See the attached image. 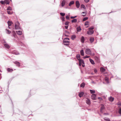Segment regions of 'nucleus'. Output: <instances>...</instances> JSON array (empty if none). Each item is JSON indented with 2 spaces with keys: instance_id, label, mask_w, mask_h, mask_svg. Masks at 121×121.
<instances>
[{
  "instance_id": "f257e3e1",
  "label": "nucleus",
  "mask_w": 121,
  "mask_h": 121,
  "mask_svg": "<svg viewBox=\"0 0 121 121\" xmlns=\"http://www.w3.org/2000/svg\"><path fill=\"white\" fill-rule=\"evenodd\" d=\"M15 29H21V28L20 26V24L19 23L17 22L15 23Z\"/></svg>"
},
{
  "instance_id": "f03ea898",
  "label": "nucleus",
  "mask_w": 121,
  "mask_h": 121,
  "mask_svg": "<svg viewBox=\"0 0 121 121\" xmlns=\"http://www.w3.org/2000/svg\"><path fill=\"white\" fill-rule=\"evenodd\" d=\"M3 42V44L5 48L8 49H9L10 48V46L5 41H4Z\"/></svg>"
},
{
  "instance_id": "7ed1b4c3",
  "label": "nucleus",
  "mask_w": 121,
  "mask_h": 121,
  "mask_svg": "<svg viewBox=\"0 0 121 121\" xmlns=\"http://www.w3.org/2000/svg\"><path fill=\"white\" fill-rule=\"evenodd\" d=\"M85 52L86 53L87 55L90 54L91 53V51L89 48L86 49L85 50Z\"/></svg>"
},
{
  "instance_id": "20e7f679",
  "label": "nucleus",
  "mask_w": 121,
  "mask_h": 121,
  "mask_svg": "<svg viewBox=\"0 0 121 121\" xmlns=\"http://www.w3.org/2000/svg\"><path fill=\"white\" fill-rule=\"evenodd\" d=\"M69 39L68 38H65L63 41L64 43H69Z\"/></svg>"
},
{
  "instance_id": "39448f33",
  "label": "nucleus",
  "mask_w": 121,
  "mask_h": 121,
  "mask_svg": "<svg viewBox=\"0 0 121 121\" xmlns=\"http://www.w3.org/2000/svg\"><path fill=\"white\" fill-rule=\"evenodd\" d=\"M105 107L103 104L101 105V107L100 110V112L102 113H103L104 112V110Z\"/></svg>"
},
{
  "instance_id": "423d86ee",
  "label": "nucleus",
  "mask_w": 121,
  "mask_h": 121,
  "mask_svg": "<svg viewBox=\"0 0 121 121\" xmlns=\"http://www.w3.org/2000/svg\"><path fill=\"white\" fill-rule=\"evenodd\" d=\"M79 60V63H80L82 64V66L83 67H84V60H82L80 59Z\"/></svg>"
},
{
  "instance_id": "0eeeda50",
  "label": "nucleus",
  "mask_w": 121,
  "mask_h": 121,
  "mask_svg": "<svg viewBox=\"0 0 121 121\" xmlns=\"http://www.w3.org/2000/svg\"><path fill=\"white\" fill-rule=\"evenodd\" d=\"M94 32L93 30H89L87 31V33L89 35H91Z\"/></svg>"
},
{
  "instance_id": "6e6552de",
  "label": "nucleus",
  "mask_w": 121,
  "mask_h": 121,
  "mask_svg": "<svg viewBox=\"0 0 121 121\" xmlns=\"http://www.w3.org/2000/svg\"><path fill=\"white\" fill-rule=\"evenodd\" d=\"M91 99L93 100H95L96 99V95L94 94H93L91 95Z\"/></svg>"
},
{
  "instance_id": "1a4fd4ad",
  "label": "nucleus",
  "mask_w": 121,
  "mask_h": 121,
  "mask_svg": "<svg viewBox=\"0 0 121 121\" xmlns=\"http://www.w3.org/2000/svg\"><path fill=\"white\" fill-rule=\"evenodd\" d=\"M12 53L14 54L18 55L19 54V53L16 50H14L12 52Z\"/></svg>"
},
{
  "instance_id": "9d476101",
  "label": "nucleus",
  "mask_w": 121,
  "mask_h": 121,
  "mask_svg": "<svg viewBox=\"0 0 121 121\" xmlns=\"http://www.w3.org/2000/svg\"><path fill=\"white\" fill-rule=\"evenodd\" d=\"M76 6L77 8H78L79 7L80 4L79 2L78 1H77L76 2Z\"/></svg>"
},
{
  "instance_id": "9b49d317",
  "label": "nucleus",
  "mask_w": 121,
  "mask_h": 121,
  "mask_svg": "<svg viewBox=\"0 0 121 121\" xmlns=\"http://www.w3.org/2000/svg\"><path fill=\"white\" fill-rule=\"evenodd\" d=\"M13 63H14L18 67L20 66V64L19 62L16 61L14 62Z\"/></svg>"
},
{
  "instance_id": "f8f14e48",
  "label": "nucleus",
  "mask_w": 121,
  "mask_h": 121,
  "mask_svg": "<svg viewBox=\"0 0 121 121\" xmlns=\"http://www.w3.org/2000/svg\"><path fill=\"white\" fill-rule=\"evenodd\" d=\"M80 39L82 43H83L85 40L84 37L83 36H82L81 38Z\"/></svg>"
},
{
  "instance_id": "ddd939ff",
  "label": "nucleus",
  "mask_w": 121,
  "mask_h": 121,
  "mask_svg": "<svg viewBox=\"0 0 121 121\" xmlns=\"http://www.w3.org/2000/svg\"><path fill=\"white\" fill-rule=\"evenodd\" d=\"M84 94V92H82L79 93V96L80 97H82L83 95Z\"/></svg>"
},
{
  "instance_id": "4468645a",
  "label": "nucleus",
  "mask_w": 121,
  "mask_h": 121,
  "mask_svg": "<svg viewBox=\"0 0 121 121\" xmlns=\"http://www.w3.org/2000/svg\"><path fill=\"white\" fill-rule=\"evenodd\" d=\"M94 40V38L93 37H91L90 38L89 40L91 43H92Z\"/></svg>"
},
{
  "instance_id": "2eb2a0df",
  "label": "nucleus",
  "mask_w": 121,
  "mask_h": 121,
  "mask_svg": "<svg viewBox=\"0 0 121 121\" xmlns=\"http://www.w3.org/2000/svg\"><path fill=\"white\" fill-rule=\"evenodd\" d=\"M86 103L88 105H90V100L89 99H87L86 100Z\"/></svg>"
},
{
  "instance_id": "dca6fc26",
  "label": "nucleus",
  "mask_w": 121,
  "mask_h": 121,
  "mask_svg": "<svg viewBox=\"0 0 121 121\" xmlns=\"http://www.w3.org/2000/svg\"><path fill=\"white\" fill-rule=\"evenodd\" d=\"M17 34L19 35H21L22 34V32L21 31H16Z\"/></svg>"
},
{
  "instance_id": "f3484780",
  "label": "nucleus",
  "mask_w": 121,
  "mask_h": 121,
  "mask_svg": "<svg viewBox=\"0 0 121 121\" xmlns=\"http://www.w3.org/2000/svg\"><path fill=\"white\" fill-rule=\"evenodd\" d=\"M65 0H63L62 1L61 4V6L62 7H63L64 6V5L65 4Z\"/></svg>"
},
{
  "instance_id": "a211bd4d",
  "label": "nucleus",
  "mask_w": 121,
  "mask_h": 121,
  "mask_svg": "<svg viewBox=\"0 0 121 121\" xmlns=\"http://www.w3.org/2000/svg\"><path fill=\"white\" fill-rule=\"evenodd\" d=\"M89 60L90 62L92 64L94 65L95 64V63L94 62V61L91 59L90 58Z\"/></svg>"
},
{
  "instance_id": "6ab92c4d",
  "label": "nucleus",
  "mask_w": 121,
  "mask_h": 121,
  "mask_svg": "<svg viewBox=\"0 0 121 121\" xmlns=\"http://www.w3.org/2000/svg\"><path fill=\"white\" fill-rule=\"evenodd\" d=\"M80 54L82 56H84V53L83 50V49L81 50L80 51Z\"/></svg>"
},
{
  "instance_id": "aec40b11",
  "label": "nucleus",
  "mask_w": 121,
  "mask_h": 121,
  "mask_svg": "<svg viewBox=\"0 0 121 121\" xmlns=\"http://www.w3.org/2000/svg\"><path fill=\"white\" fill-rule=\"evenodd\" d=\"M100 70L102 73H103L105 71V69L103 67H102L100 68Z\"/></svg>"
},
{
  "instance_id": "412c9836",
  "label": "nucleus",
  "mask_w": 121,
  "mask_h": 121,
  "mask_svg": "<svg viewBox=\"0 0 121 121\" xmlns=\"http://www.w3.org/2000/svg\"><path fill=\"white\" fill-rule=\"evenodd\" d=\"M7 71L8 72H11L13 71V70L12 69H10L9 68H8L7 69Z\"/></svg>"
},
{
  "instance_id": "4be33fe9",
  "label": "nucleus",
  "mask_w": 121,
  "mask_h": 121,
  "mask_svg": "<svg viewBox=\"0 0 121 121\" xmlns=\"http://www.w3.org/2000/svg\"><path fill=\"white\" fill-rule=\"evenodd\" d=\"M80 55L79 54H78L76 56V58L78 60H80L81 59L80 58Z\"/></svg>"
},
{
  "instance_id": "5701e85b",
  "label": "nucleus",
  "mask_w": 121,
  "mask_h": 121,
  "mask_svg": "<svg viewBox=\"0 0 121 121\" xmlns=\"http://www.w3.org/2000/svg\"><path fill=\"white\" fill-rule=\"evenodd\" d=\"M13 37H14V38L17 39H18V38L16 36V34L15 33H13Z\"/></svg>"
},
{
  "instance_id": "b1692460",
  "label": "nucleus",
  "mask_w": 121,
  "mask_h": 121,
  "mask_svg": "<svg viewBox=\"0 0 121 121\" xmlns=\"http://www.w3.org/2000/svg\"><path fill=\"white\" fill-rule=\"evenodd\" d=\"M12 23V22L11 21H8V23L9 26H11Z\"/></svg>"
},
{
  "instance_id": "393cba45",
  "label": "nucleus",
  "mask_w": 121,
  "mask_h": 121,
  "mask_svg": "<svg viewBox=\"0 0 121 121\" xmlns=\"http://www.w3.org/2000/svg\"><path fill=\"white\" fill-rule=\"evenodd\" d=\"M114 98L112 97H110L109 98V100L111 102L112 101L114 100Z\"/></svg>"
},
{
  "instance_id": "a878e982",
  "label": "nucleus",
  "mask_w": 121,
  "mask_h": 121,
  "mask_svg": "<svg viewBox=\"0 0 121 121\" xmlns=\"http://www.w3.org/2000/svg\"><path fill=\"white\" fill-rule=\"evenodd\" d=\"M77 31L78 32L80 31L81 29L80 27H78L77 28Z\"/></svg>"
},
{
  "instance_id": "bb28decb",
  "label": "nucleus",
  "mask_w": 121,
  "mask_h": 121,
  "mask_svg": "<svg viewBox=\"0 0 121 121\" xmlns=\"http://www.w3.org/2000/svg\"><path fill=\"white\" fill-rule=\"evenodd\" d=\"M74 3V1H71L69 4V6H71Z\"/></svg>"
},
{
  "instance_id": "cd10ccee",
  "label": "nucleus",
  "mask_w": 121,
  "mask_h": 121,
  "mask_svg": "<svg viewBox=\"0 0 121 121\" xmlns=\"http://www.w3.org/2000/svg\"><path fill=\"white\" fill-rule=\"evenodd\" d=\"M5 4H9V0H4Z\"/></svg>"
},
{
  "instance_id": "c85d7f7f",
  "label": "nucleus",
  "mask_w": 121,
  "mask_h": 121,
  "mask_svg": "<svg viewBox=\"0 0 121 121\" xmlns=\"http://www.w3.org/2000/svg\"><path fill=\"white\" fill-rule=\"evenodd\" d=\"M77 21V20L76 19H74L71 21L72 23H75Z\"/></svg>"
},
{
  "instance_id": "c756f323",
  "label": "nucleus",
  "mask_w": 121,
  "mask_h": 121,
  "mask_svg": "<svg viewBox=\"0 0 121 121\" xmlns=\"http://www.w3.org/2000/svg\"><path fill=\"white\" fill-rule=\"evenodd\" d=\"M7 11H11L12 10V9L11 7L10 6H9L7 7Z\"/></svg>"
},
{
  "instance_id": "7c9ffc66",
  "label": "nucleus",
  "mask_w": 121,
  "mask_h": 121,
  "mask_svg": "<svg viewBox=\"0 0 121 121\" xmlns=\"http://www.w3.org/2000/svg\"><path fill=\"white\" fill-rule=\"evenodd\" d=\"M85 86V83L84 82H83L81 84L80 86L81 87L83 88Z\"/></svg>"
},
{
  "instance_id": "2f4dec72",
  "label": "nucleus",
  "mask_w": 121,
  "mask_h": 121,
  "mask_svg": "<svg viewBox=\"0 0 121 121\" xmlns=\"http://www.w3.org/2000/svg\"><path fill=\"white\" fill-rule=\"evenodd\" d=\"M5 30H6V33L8 34H9L11 32L10 31L8 30L7 29H6Z\"/></svg>"
},
{
  "instance_id": "473e14b6",
  "label": "nucleus",
  "mask_w": 121,
  "mask_h": 121,
  "mask_svg": "<svg viewBox=\"0 0 121 121\" xmlns=\"http://www.w3.org/2000/svg\"><path fill=\"white\" fill-rule=\"evenodd\" d=\"M90 92L91 93H95V91L94 90H90Z\"/></svg>"
},
{
  "instance_id": "72a5a7b5",
  "label": "nucleus",
  "mask_w": 121,
  "mask_h": 121,
  "mask_svg": "<svg viewBox=\"0 0 121 121\" xmlns=\"http://www.w3.org/2000/svg\"><path fill=\"white\" fill-rule=\"evenodd\" d=\"M7 13L8 14L11 15L13 14V13L12 12H10L9 11H7Z\"/></svg>"
},
{
  "instance_id": "f704fd0d",
  "label": "nucleus",
  "mask_w": 121,
  "mask_h": 121,
  "mask_svg": "<svg viewBox=\"0 0 121 121\" xmlns=\"http://www.w3.org/2000/svg\"><path fill=\"white\" fill-rule=\"evenodd\" d=\"M76 36L75 35H72L71 37V39H72L73 40H74L75 38H76Z\"/></svg>"
},
{
  "instance_id": "c9c22d12",
  "label": "nucleus",
  "mask_w": 121,
  "mask_h": 121,
  "mask_svg": "<svg viewBox=\"0 0 121 121\" xmlns=\"http://www.w3.org/2000/svg\"><path fill=\"white\" fill-rule=\"evenodd\" d=\"M81 8H83L85 9V5L83 4H82L81 5Z\"/></svg>"
},
{
  "instance_id": "e433bc0d",
  "label": "nucleus",
  "mask_w": 121,
  "mask_h": 121,
  "mask_svg": "<svg viewBox=\"0 0 121 121\" xmlns=\"http://www.w3.org/2000/svg\"><path fill=\"white\" fill-rule=\"evenodd\" d=\"M60 18L62 21H65V18L64 17H61Z\"/></svg>"
},
{
  "instance_id": "4c0bfd02",
  "label": "nucleus",
  "mask_w": 121,
  "mask_h": 121,
  "mask_svg": "<svg viewBox=\"0 0 121 121\" xmlns=\"http://www.w3.org/2000/svg\"><path fill=\"white\" fill-rule=\"evenodd\" d=\"M109 83V79L106 77V83L108 84Z\"/></svg>"
},
{
  "instance_id": "58836bf2",
  "label": "nucleus",
  "mask_w": 121,
  "mask_h": 121,
  "mask_svg": "<svg viewBox=\"0 0 121 121\" xmlns=\"http://www.w3.org/2000/svg\"><path fill=\"white\" fill-rule=\"evenodd\" d=\"M60 15L62 16H64L65 15V13H60Z\"/></svg>"
},
{
  "instance_id": "ea45409f",
  "label": "nucleus",
  "mask_w": 121,
  "mask_h": 121,
  "mask_svg": "<svg viewBox=\"0 0 121 121\" xmlns=\"http://www.w3.org/2000/svg\"><path fill=\"white\" fill-rule=\"evenodd\" d=\"M0 3L2 4H5V1L2 0L1 1H0Z\"/></svg>"
},
{
  "instance_id": "a19ab883",
  "label": "nucleus",
  "mask_w": 121,
  "mask_h": 121,
  "mask_svg": "<svg viewBox=\"0 0 121 121\" xmlns=\"http://www.w3.org/2000/svg\"><path fill=\"white\" fill-rule=\"evenodd\" d=\"M88 19V18L87 17H85L83 19V21H84L86 20H87Z\"/></svg>"
},
{
  "instance_id": "79ce46f5",
  "label": "nucleus",
  "mask_w": 121,
  "mask_h": 121,
  "mask_svg": "<svg viewBox=\"0 0 121 121\" xmlns=\"http://www.w3.org/2000/svg\"><path fill=\"white\" fill-rule=\"evenodd\" d=\"M69 22L68 21H67L65 22V25L68 26V25H69Z\"/></svg>"
},
{
  "instance_id": "37998d69",
  "label": "nucleus",
  "mask_w": 121,
  "mask_h": 121,
  "mask_svg": "<svg viewBox=\"0 0 121 121\" xmlns=\"http://www.w3.org/2000/svg\"><path fill=\"white\" fill-rule=\"evenodd\" d=\"M118 112L119 114L121 115V108H120L119 109Z\"/></svg>"
},
{
  "instance_id": "c03bdc74",
  "label": "nucleus",
  "mask_w": 121,
  "mask_h": 121,
  "mask_svg": "<svg viewBox=\"0 0 121 121\" xmlns=\"http://www.w3.org/2000/svg\"><path fill=\"white\" fill-rule=\"evenodd\" d=\"M89 22L87 21L85 23V26L87 25H88Z\"/></svg>"
},
{
  "instance_id": "a18cd8bd",
  "label": "nucleus",
  "mask_w": 121,
  "mask_h": 121,
  "mask_svg": "<svg viewBox=\"0 0 121 121\" xmlns=\"http://www.w3.org/2000/svg\"><path fill=\"white\" fill-rule=\"evenodd\" d=\"M90 57L89 56H85L83 57V58L84 59H85L86 58H89Z\"/></svg>"
},
{
  "instance_id": "49530a36",
  "label": "nucleus",
  "mask_w": 121,
  "mask_h": 121,
  "mask_svg": "<svg viewBox=\"0 0 121 121\" xmlns=\"http://www.w3.org/2000/svg\"><path fill=\"white\" fill-rule=\"evenodd\" d=\"M82 13L85 14V15H82L83 16H86V12H83Z\"/></svg>"
},
{
  "instance_id": "de8ad7c7",
  "label": "nucleus",
  "mask_w": 121,
  "mask_h": 121,
  "mask_svg": "<svg viewBox=\"0 0 121 121\" xmlns=\"http://www.w3.org/2000/svg\"><path fill=\"white\" fill-rule=\"evenodd\" d=\"M117 104L118 105L121 106V103L120 102L118 103Z\"/></svg>"
},
{
  "instance_id": "09e8293b",
  "label": "nucleus",
  "mask_w": 121,
  "mask_h": 121,
  "mask_svg": "<svg viewBox=\"0 0 121 121\" xmlns=\"http://www.w3.org/2000/svg\"><path fill=\"white\" fill-rule=\"evenodd\" d=\"M66 18L67 19H69V17L67 15L66 16Z\"/></svg>"
},
{
  "instance_id": "8fccbe9b",
  "label": "nucleus",
  "mask_w": 121,
  "mask_h": 121,
  "mask_svg": "<svg viewBox=\"0 0 121 121\" xmlns=\"http://www.w3.org/2000/svg\"><path fill=\"white\" fill-rule=\"evenodd\" d=\"M94 29V27H91L89 28V30H92Z\"/></svg>"
},
{
  "instance_id": "3c124183",
  "label": "nucleus",
  "mask_w": 121,
  "mask_h": 121,
  "mask_svg": "<svg viewBox=\"0 0 121 121\" xmlns=\"http://www.w3.org/2000/svg\"><path fill=\"white\" fill-rule=\"evenodd\" d=\"M77 17V16H75L74 17H73V16H71L70 17L71 18V19H73V18H75L76 17Z\"/></svg>"
},
{
  "instance_id": "603ef678",
  "label": "nucleus",
  "mask_w": 121,
  "mask_h": 121,
  "mask_svg": "<svg viewBox=\"0 0 121 121\" xmlns=\"http://www.w3.org/2000/svg\"><path fill=\"white\" fill-rule=\"evenodd\" d=\"M90 0H84V1L86 3H88Z\"/></svg>"
},
{
  "instance_id": "864d4df0",
  "label": "nucleus",
  "mask_w": 121,
  "mask_h": 121,
  "mask_svg": "<svg viewBox=\"0 0 121 121\" xmlns=\"http://www.w3.org/2000/svg\"><path fill=\"white\" fill-rule=\"evenodd\" d=\"M64 44L65 45H66V46H68L69 45V44L68 43H64Z\"/></svg>"
},
{
  "instance_id": "5fc2aeb1",
  "label": "nucleus",
  "mask_w": 121,
  "mask_h": 121,
  "mask_svg": "<svg viewBox=\"0 0 121 121\" xmlns=\"http://www.w3.org/2000/svg\"><path fill=\"white\" fill-rule=\"evenodd\" d=\"M94 72L95 73H96L97 72V70L96 69H94Z\"/></svg>"
},
{
  "instance_id": "6e6d98bb",
  "label": "nucleus",
  "mask_w": 121,
  "mask_h": 121,
  "mask_svg": "<svg viewBox=\"0 0 121 121\" xmlns=\"http://www.w3.org/2000/svg\"><path fill=\"white\" fill-rule=\"evenodd\" d=\"M65 28L66 29H67L68 27V26H65Z\"/></svg>"
},
{
  "instance_id": "4d7b16f0",
  "label": "nucleus",
  "mask_w": 121,
  "mask_h": 121,
  "mask_svg": "<svg viewBox=\"0 0 121 121\" xmlns=\"http://www.w3.org/2000/svg\"><path fill=\"white\" fill-rule=\"evenodd\" d=\"M106 121H110V120L109 119H106Z\"/></svg>"
},
{
  "instance_id": "13d9d810",
  "label": "nucleus",
  "mask_w": 121,
  "mask_h": 121,
  "mask_svg": "<svg viewBox=\"0 0 121 121\" xmlns=\"http://www.w3.org/2000/svg\"><path fill=\"white\" fill-rule=\"evenodd\" d=\"M98 99H100V100L102 99V98L100 97H98Z\"/></svg>"
},
{
  "instance_id": "bf43d9fd",
  "label": "nucleus",
  "mask_w": 121,
  "mask_h": 121,
  "mask_svg": "<svg viewBox=\"0 0 121 121\" xmlns=\"http://www.w3.org/2000/svg\"><path fill=\"white\" fill-rule=\"evenodd\" d=\"M104 80L105 81H106V77H105V78H104Z\"/></svg>"
},
{
  "instance_id": "052dcab7",
  "label": "nucleus",
  "mask_w": 121,
  "mask_h": 121,
  "mask_svg": "<svg viewBox=\"0 0 121 121\" xmlns=\"http://www.w3.org/2000/svg\"><path fill=\"white\" fill-rule=\"evenodd\" d=\"M81 64L80 63H79V65L80 66H81Z\"/></svg>"
},
{
  "instance_id": "680f3d73",
  "label": "nucleus",
  "mask_w": 121,
  "mask_h": 121,
  "mask_svg": "<svg viewBox=\"0 0 121 121\" xmlns=\"http://www.w3.org/2000/svg\"><path fill=\"white\" fill-rule=\"evenodd\" d=\"M106 115V113H104L103 114V116L105 115Z\"/></svg>"
},
{
  "instance_id": "e2e57ef3",
  "label": "nucleus",
  "mask_w": 121,
  "mask_h": 121,
  "mask_svg": "<svg viewBox=\"0 0 121 121\" xmlns=\"http://www.w3.org/2000/svg\"><path fill=\"white\" fill-rule=\"evenodd\" d=\"M8 28L9 29H10V27L9 26H8Z\"/></svg>"
},
{
  "instance_id": "0e129e2a",
  "label": "nucleus",
  "mask_w": 121,
  "mask_h": 121,
  "mask_svg": "<svg viewBox=\"0 0 121 121\" xmlns=\"http://www.w3.org/2000/svg\"><path fill=\"white\" fill-rule=\"evenodd\" d=\"M65 36H66V37L68 36V35H66L65 34Z\"/></svg>"
},
{
  "instance_id": "69168bd1",
  "label": "nucleus",
  "mask_w": 121,
  "mask_h": 121,
  "mask_svg": "<svg viewBox=\"0 0 121 121\" xmlns=\"http://www.w3.org/2000/svg\"><path fill=\"white\" fill-rule=\"evenodd\" d=\"M92 83H95L94 82V81H92Z\"/></svg>"
},
{
  "instance_id": "338daca9",
  "label": "nucleus",
  "mask_w": 121,
  "mask_h": 121,
  "mask_svg": "<svg viewBox=\"0 0 121 121\" xmlns=\"http://www.w3.org/2000/svg\"><path fill=\"white\" fill-rule=\"evenodd\" d=\"M104 119L105 120H106V119H105V118H104Z\"/></svg>"
},
{
  "instance_id": "774afa93",
  "label": "nucleus",
  "mask_w": 121,
  "mask_h": 121,
  "mask_svg": "<svg viewBox=\"0 0 121 121\" xmlns=\"http://www.w3.org/2000/svg\"><path fill=\"white\" fill-rule=\"evenodd\" d=\"M100 115L101 116H102V117H103V116H102L101 115Z\"/></svg>"
}]
</instances>
